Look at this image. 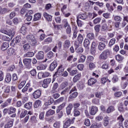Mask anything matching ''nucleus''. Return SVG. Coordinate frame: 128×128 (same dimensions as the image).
<instances>
[{
	"label": "nucleus",
	"instance_id": "obj_19",
	"mask_svg": "<svg viewBox=\"0 0 128 128\" xmlns=\"http://www.w3.org/2000/svg\"><path fill=\"white\" fill-rule=\"evenodd\" d=\"M84 48L88 50H90V40L88 39H85L84 42Z\"/></svg>",
	"mask_w": 128,
	"mask_h": 128
},
{
	"label": "nucleus",
	"instance_id": "obj_54",
	"mask_svg": "<svg viewBox=\"0 0 128 128\" xmlns=\"http://www.w3.org/2000/svg\"><path fill=\"white\" fill-rule=\"evenodd\" d=\"M100 20H102V18H96L94 20V24H100Z\"/></svg>",
	"mask_w": 128,
	"mask_h": 128
},
{
	"label": "nucleus",
	"instance_id": "obj_2",
	"mask_svg": "<svg viewBox=\"0 0 128 128\" xmlns=\"http://www.w3.org/2000/svg\"><path fill=\"white\" fill-rule=\"evenodd\" d=\"M110 50H104L102 52V54H100L99 58L100 60H106L108 58V56H110Z\"/></svg>",
	"mask_w": 128,
	"mask_h": 128
},
{
	"label": "nucleus",
	"instance_id": "obj_27",
	"mask_svg": "<svg viewBox=\"0 0 128 128\" xmlns=\"http://www.w3.org/2000/svg\"><path fill=\"white\" fill-rule=\"evenodd\" d=\"M54 100V98H50V99L44 103V106H50V104H52Z\"/></svg>",
	"mask_w": 128,
	"mask_h": 128
},
{
	"label": "nucleus",
	"instance_id": "obj_25",
	"mask_svg": "<svg viewBox=\"0 0 128 128\" xmlns=\"http://www.w3.org/2000/svg\"><path fill=\"white\" fill-rule=\"evenodd\" d=\"M42 106V100H36L34 104V108H40V106Z\"/></svg>",
	"mask_w": 128,
	"mask_h": 128
},
{
	"label": "nucleus",
	"instance_id": "obj_18",
	"mask_svg": "<svg viewBox=\"0 0 128 128\" xmlns=\"http://www.w3.org/2000/svg\"><path fill=\"white\" fill-rule=\"evenodd\" d=\"M63 46L64 48H68L70 46V41L68 40H66L63 44Z\"/></svg>",
	"mask_w": 128,
	"mask_h": 128
},
{
	"label": "nucleus",
	"instance_id": "obj_7",
	"mask_svg": "<svg viewBox=\"0 0 128 128\" xmlns=\"http://www.w3.org/2000/svg\"><path fill=\"white\" fill-rule=\"evenodd\" d=\"M64 70V68L62 66V65H60L58 66L57 72L55 73V76H62L63 72Z\"/></svg>",
	"mask_w": 128,
	"mask_h": 128
},
{
	"label": "nucleus",
	"instance_id": "obj_49",
	"mask_svg": "<svg viewBox=\"0 0 128 128\" xmlns=\"http://www.w3.org/2000/svg\"><path fill=\"white\" fill-rule=\"evenodd\" d=\"M72 106L74 110H78V108L80 106V102L74 103V104H72Z\"/></svg>",
	"mask_w": 128,
	"mask_h": 128
},
{
	"label": "nucleus",
	"instance_id": "obj_55",
	"mask_svg": "<svg viewBox=\"0 0 128 128\" xmlns=\"http://www.w3.org/2000/svg\"><path fill=\"white\" fill-rule=\"evenodd\" d=\"M62 22L64 26V28H66L67 26H68L70 24H68V20L64 19L62 20Z\"/></svg>",
	"mask_w": 128,
	"mask_h": 128
},
{
	"label": "nucleus",
	"instance_id": "obj_44",
	"mask_svg": "<svg viewBox=\"0 0 128 128\" xmlns=\"http://www.w3.org/2000/svg\"><path fill=\"white\" fill-rule=\"evenodd\" d=\"M114 110V106H110L107 109L106 112L110 114V112H112Z\"/></svg>",
	"mask_w": 128,
	"mask_h": 128
},
{
	"label": "nucleus",
	"instance_id": "obj_30",
	"mask_svg": "<svg viewBox=\"0 0 128 128\" xmlns=\"http://www.w3.org/2000/svg\"><path fill=\"white\" fill-rule=\"evenodd\" d=\"M10 12V8H3L0 10V14H6V12Z\"/></svg>",
	"mask_w": 128,
	"mask_h": 128
},
{
	"label": "nucleus",
	"instance_id": "obj_64",
	"mask_svg": "<svg viewBox=\"0 0 128 128\" xmlns=\"http://www.w3.org/2000/svg\"><path fill=\"white\" fill-rule=\"evenodd\" d=\"M102 126V124H92L90 128H100Z\"/></svg>",
	"mask_w": 128,
	"mask_h": 128
},
{
	"label": "nucleus",
	"instance_id": "obj_28",
	"mask_svg": "<svg viewBox=\"0 0 128 128\" xmlns=\"http://www.w3.org/2000/svg\"><path fill=\"white\" fill-rule=\"evenodd\" d=\"M42 18V15L40 13L36 14L34 15V20L36 22V20H40Z\"/></svg>",
	"mask_w": 128,
	"mask_h": 128
},
{
	"label": "nucleus",
	"instance_id": "obj_6",
	"mask_svg": "<svg viewBox=\"0 0 128 128\" xmlns=\"http://www.w3.org/2000/svg\"><path fill=\"white\" fill-rule=\"evenodd\" d=\"M40 96H42V91L40 90H35L32 94L34 98H40Z\"/></svg>",
	"mask_w": 128,
	"mask_h": 128
},
{
	"label": "nucleus",
	"instance_id": "obj_9",
	"mask_svg": "<svg viewBox=\"0 0 128 128\" xmlns=\"http://www.w3.org/2000/svg\"><path fill=\"white\" fill-rule=\"evenodd\" d=\"M58 88V82H55L52 84V90H50V94H55V92H58L56 90Z\"/></svg>",
	"mask_w": 128,
	"mask_h": 128
},
{
	"label": "nucleus",
	"instance_id": "obj_31",
	"mask_svg": "<svg viewBox=\"0 0 128 128\" xmlns=\"http://www.w3.org/2000/svg\"><path fill=\"white\" fill-rule=\"evenodd\" d=\"M80 76H82V74L80 73L78 74L77 75L75 76L73 78V82H76L78 80H80Z\"/></svg>",
	"mask_w": 128,
	"mask_h": 128
},
{
	"label": "nucleus",
	"instance_id": "obj_10",
	"mask_svg": "<svg viewBox=\"0 0 128 128\" xmlns=\"http://www.w3.org/2000/svg\"><path fill=\"white\" fill-rule=\"evenodd\" d=\"M98 107L96 106H92L90 109V114L92 116H94V114L98 112Z\"/></svg>",
	"mask_w": 128,
	"mask_h": 128
},
{
	"label": "nucleus",
	"instance_id": "obj_53",
	"mask_svg": "<svg viewBox=\"0 0 128 128\" xmlns=\"http://www.w3.org/2000/svg\"><path fill=\"white\" fill-rule=\"evenodd\" d=\"M3 112L4 114H10V108H4Z\"/></svg>",
	"mask_w": 128,
	"mask_h": 128
},
{
	"label": "nucleus",
	"instance_id": "obj_47",
	"mask_svg": "<svg viewBox=\"0 0 128 128\" xmlns=\"http://www.w3.org/2000/svg\"><path fill=\"white\" fill-rule=\"evenodd\" d=\"M128 82H121V86L122 88H126L128 86Z\"/></svg>",
	"mask_w": 128,
	"mask_h": 128
},
{
	"label": "nucleus",
	"instance_id": "obj_62",
	"mask_svg": "<svg viewBox=\"0 0 128 128\" xmlns=\"http://www.w3.org/2000/svg\"><path fill=\"white\" fill-rule=\"evenodd\" d=\"M95 95H96V98H102V92H98L95 93Z\"/></svg>",
	"mask_w": 128,
	"mask_h": 128
},
{
	"label": "nucleus",
	"instance_id": "obj_38",
	"mask_svg": "<svg viewBox=\"0 0 128 128\" xmlns=\"http://www.w3.org/2000/svg\"><path fill=\"white\" fill-rule=\"evenodd\" d=\"M86 36L87 38H88L90 40H92L94 38V33H88L87 34Z\"/></svg>",
	"mask_w": 128,
	"mask_h": 128
},
{
	"label": "nucleus",
	"instance_id": "obj_26",
	"mask_svg": "<svg viewBox=\"0 0 128 128\" xmlns=\"http://www.w3.org/2000/svg\"><path fill=\"white\" fill-rule=\"evenodd\" d=\"M78 93L77 92H73L70 94L68 100H74V98H76L78 96Z\"/></svg>",
	"mask_w": 128,
	"mask_h": 128
},
{
	"label": "nucleus",
	"instance_id": "obj_36",
	"mask_svg": "<svg viewBox=\"0 0 128 128\" xmlns=\"http://www.w3.org/2000/svg\"><path fill=\"white\" fill-rule=\"evenodd\" d=\"M34 56V52H28L26 53L24 56L26 58H32Z\"/></svg>",
	"mask_w": 128,
	"mask_h": 128
},
{
	"label": "nucleus",
	"instance_id": "obj_51",
	"mask_svg": "<svg viewBox=\"0 0 128 128\" xmlns=\"http://www.w3.org/2000/svg\"><path fill=\"white\" fill-rule=\"evenodd\" d=\"M102 68L104 70H106V68H108V62H105L102 65Z\"/></svg>",
	"mask_w": 128,
	"mask_h": 128
},
{
	"label": "nucleus",
	"instance_id": "obj_34",
	"mask_svg": "<svg viewBox=\"0 0 128 128\" xmlns=\"http://www.w3.org/2000/svg\"><path fill=\"white\" fill-rule=\"evenodd\" d=\"M78 27H76L74 28V32H73V36H72V40L74 39V38H76V36H78Z\"/></svg>",
	"mask_w": 128,
	"mask_h": 128
},
{
	"label": "nucleus",
	"instance_id": "obj_60",
	"mask_svg": "<svg viewBox=\"0 0 128 128\" xmlns=\"http://www.w3.org/2000/svg\"><path fill=\"white\" fill-rule=\"evenodd\" d=\"M84 60H86V56L82 55L80 56V58L79 59L78 62H84Z\"/></svg>",
	"mask_w": 128,
	"mask_h": 128
},
{
	"label": "nucleus",
	"instance_id": "obj_29",
	"mask_svg": "<svg viewBox=\"0 0 128 128\" xmlns=\"http://www.w3.org/2000/svg\"><path fill=\"white\" fill-rule=\"evenodd\" d=\"M56 112L58 118H62L64 116V112L62 110H56Z\"/></svg>",
	"mask_w": 128,
	"mask_h": 128
},
{
	"label": "nucleus",
	"instance_id": "obj_52",
	"mask_svg": "<svg viewBox=\"0 0 128 128\" xmlns=\"http://www.w3.org/2000/svg\"><path fill=\"white\" fill-rule=\"evenodd\" d=\"M26 80H24L22 81L20 84H18V88L20 90L21 88H24V84H26Z\"/></svg>",
	"mask_w": 128,
	"mask_h": 128
},
{
	"label": "nucleus",
	"instance_id": "obj_35",
	"mask_svg": "<svg viewBox=\"0 0 128 128\" xmlns=\"http://www.w3.org/2000/svg\"><path fill=\"white\" fill-rule=\"evenodd\" d=\"M116 38H112L110 42H109V43H108V46L110 48H112V46H114V44H116Z\"/></svg>",
	"mask_w": 128,
	"mask_h": 128
},
{
	"label": "nucleus",
	"instance_id": "obj_37",
	"mask_svg": "<svg viewBox=\"0 0 128 128\" xmlns=\"http://www.w3.org/2000/svg\"><path fill=\"white\" fill-rule=\"evenodd\" d=\"M77 40L79 44H82L84 40V36H82V34H79L77 38Z\"/></svg>",
	"mask_w": 128,
	"mask_h": 128
},
{
	"label": "nucleus",
	"instance_id": "obj_39",
	"mask_svg": "<svg viewBox=\"0 0 128 128\" xmlns=\"http://www.w3.org/2000/svg\"><path fill=\"white\" fill-rule=\"evenodd\" d=\"M28 114V110H23L20 115V118H24Z\"/></svg>",
	"mask_w": 128,
	"mask_h": 128
},
{
	"label": "nucleus",
	"instance_id": "obj_59",
	"mask_svg": "<svg viewBox=\"0 0 128 128\" xmlns=\"http://www.w3.org/2000/svg\"><path fill=\"white\" fill-rule=\"evenodd\" d=\"M47 56L48 58H54V52H52L50 51L48 53Z\"/></svg>",
	"mask_w": 128,
	"mask_h": 128
},
{
	"label": "nucleus",
	"instance_id": "obj_45",
	"mask_svg": "<svg viewBox=\"0 0 128 128\" xmlns=\"http://www.w3.org/2000/svg\"><path fill=\"white\" fill-rule=\"evenodd\" d=\"M30 74L33 78H36V69H33L30 71Z\"/></svg>",
	"mask_w": 128,
	"mask_h": 128
},
{
	"label": "nucleus",
	"instance_id": "obj_33",
	"mask_svg": "<svg viewBox=\"0 0 128 128\" xmlns=\"http://www.w3.org/2000/svg\"><path fill=\"white\" fill-rule=\"evenodd\" d=\"M10 80H12V74H8L5 78V81L6 82H10Z\"/></svg>",
	"mask_w": 128,
	"mask_h": 128
},
{
	"label": "nucleus",
	"instance_id": "obj_56",
	"mask_svg": "<svg viewBox=\"0 0 128 128\" xmlns=\"http://www.w3.org/2000/svg\"><path fill=\"white\" fill-rule=\"evenodd\" d=\"M54 128H60V122H56L54 124Z\"/></svg>",
	"mask_w": 128,
	"mask_h": 128
},
{
	"label": "nucleus",
	"instance_id": "obj_3",
	"mask_svg": "<svg viewBox=\"0 0 128 128\" xmlns=\"http://www.w3.org/2000/svg\"><path fill=\"white\" fill-rule=\"evenodd\" d=\"M23 62L28 70H30L32 68V59L30 58H25L23 60Z\"/></svg>",
	"mask_w": 128,
	"mask_h": 128
},
{
	"label": "nucleus",
	"instance_id": "obj_5",
	"mask_svg": "<svg viewBox=\"0 0 128 128\" xmlns=\"http://www.w3.org/2000/svg\"><path fill=\"white\" fill-rule=\"evenodd\" d=\"M74 118H74L72 119H70V118L66 119V121L64 124V128H68V126H70L71 124H74Z\"/></svg>",
	"mask_w": 128,
	"mask_h": 128
},
{
	"label": "nucleus",
	"instance_id": "obj_32",
	"mask_svg": "<svg viewBox=\"0 0 128 128\" xmlns=\"http://www.w3.org/2000/svg\"><path fill=\"white\" fill-rule=\"evenodd\" d=\"M9 44L8 42H4L2 46L1 50H6Z\"/></svg>",
	"mask_w": 128,
	"mask_h": 128
},
{
	"label": "nucleus",
	"instance_id": "obj_14",
	"mask_svg": "<svg viewBox=\"0 0 128 128\" xmlns=\"http://www.w3.org/2000/svg\"><path fill=\"white\" fill-rule=\"evenodd\" d=\"M58 66V63L56 62V60L54 61L50 65V70H51V72H52Z\"/></svg>",
	"mask_w": 128,
	"mask_h": 128
},
{
	"label": "nucleus",
	"instance_id": "obj_63",
	"mask_svg": "<svg viewBox=\"0 0 128 128\" xmlns=\"http://www.w3.org/2000/svg\"><path fill=\"white\" fill-rule=\"evenodd\" d=\"M122 18L120 16H115L114 17V20L116 22H122Z\"/></svg>",
	"mask_w": 128,
	"mask_h": 128
},
{
	"label": "nucleus",
	"instance_id": "obj_17",
	"mask_svg": "<svg viewBox=\"0 0 128 128\" xmlns=\"http://www.w3.org/2000/svg\"><path fill=\"white\" fill-rule=\"evenodd\" d=\"M98 48V50L102 52V50H104L106 48V44L102 42H99Z\"/></svg>",
	"mask_w": 128,
	"mask_h": 128
},
{
	"label": "nucleus",
	"instance_id": "obj_4",
	"mask_svg": "<svg viewBox=\"0 0 128 128\" xmlns=\"http://www.w3.org/2000/svg\"><path fill=\"white\" fill-rule=\"evenodd\" d=\"M0 32L2 34H7V36H12L11 38H12L14 36V32H12V31L11 30L1 29Z\"/></svg>",
	"mask_w": 128,
	"mask_h": 128
},
{
	"label": "nucleus",
	"instance_id": "obj_21",
	"mask_svg": "<svg viewBox=\"0 0 128 128\" xmlns=\"http://www.w3.org/2000/svg\"><path fill=\"white\" fill-rule=\"evenodd\" d=\"M118 122L116 124H122V122H124V116H122V115H120L118 118H117Z\"/></svg>",
	"mask_w": 128,
	"mask_h": 128
},
{
	"label": "nucleus",
	"instance_id": "obj_8",
	"mask_svg": "<svg viewBox=\"0 0 128 128\" xmlns=\"http://www.w3.org/2000/svg\"><path fill=\"white\" fill-rule=\"evenodd\" d=\"M22 39L20 37L17 36L15 39H14L12 41H11L10 44L12 46H14L16 44H18L19 42H20Z\"/></svg>",
	"mask_w": 128,
	"mask_h": 128
},
{
	"label": "nucleus",
	"instance_id": "obj_13",
	"mask_svg": "<svg viewBox=\"0 0 128 128\" xmlns=\"http://www.w3.org/2000/svg\"><path fill=\"white\" fill-rule=\"evenodd\" d=\"M43 16L44 18L48 20V22H52V16H50L48 14L44 12L43 14Z\"/></svg>",
	"mask_w": 128,
	"mask_h": 128
},
{
	"label": "nucleus",
	"instance_id": "obj_50",
	"mask_svg": "<svg viewBox=\"0 0 128 128\" xmlns=\"http://www.w3.org/2000/svg\"><path fill=\"white\" fill-rule=\"evenodd\" d=\"M24 50V51L30 50V46L28 44H25L23 46Z\"/></svg>",
	"mask_w": 128,
	"mask_h": 128
},
{
	"label": "nucleus",
	"instance_id": "obj_11",
	"mask_svg": "<svg viewBox=\"0 0 128 128\" xmlns=\"http://www.w3.org/2000/svg\"><path fill=\"white\" fill-rule=\"evenodd\" d=\"M74 108V105H72V104H69L68 105L66 108V114L68 116H70V112H72V108Z\"/></svg>",
	"mask_w": 128,
	"mask_h": 128
},
{
	"label": "nucleus",
	"instance_id": "obj_16",
	"mask_svg": "<svg viewBox=\"0 0 128 128\" xmlns=\"http://www.w3.org/2000/svg\"><path fill=\"white\" fill-rule=\"evenodd\" d=\"M10 114H12L10 117L11 118H16V108L12 107V106H10Z\"/></svg>",
	"mask_w": 128,
	"mask_h": 128
},
{
	"label": "nucleus",
	"instance_id": "obj_43",
	"mask_svg": "<svg viewBox=\"0 0 128 128\" xmlns=\"http://www.w3.org/2000/svg\"><path fill=\"white\" fill-rule=\"evenodd\" d=\"M46 66L41 64L37 66V70H46Z\"/></svg>",
	"mask_w": 128,
	"mask_h": 128
},
{
	"label": "nucleus",
	"instance_id": "obj_12",
	"mask_svg": "<svg viewBox=\"0 0 128 128\" xmlns=\"http://www.w3.org/2000/svg\"><path fill=\"white\" fill-rule=\"evenodd\" d=\"M44 52L40 51L36 55L37 60H44Z\"/></svg>",
	"mask_w": 128,
	"mask_h": 128
},
{
	"label": "nucleus",
	"instance_id": "obj_23",
	"mask_svg": "<svg viewBox=\"0 0 128 128\" xmlns=\"http://www.w3.org/2000/svg\"><path fill=\"white\" fill-rule=\"evenodd\" d=\"M32 102H28L24 104V108L26 110H32Z\"/></svg>",
	"mask_w": 128,
	"mask_h": 128
},
{
	"label": "nucleus",
	"instance_id": "obj_41",
	"mask_svg": "<svg viewBox=\"0 0 128 128\" xmlns=\"http://www.w3.org/2000/svg\"><path fill=\"white\" fill-rule=\"evenodd\" d=\"M66 102H63L62 104H61L58 107L57 110H62V108H64L66 106Z\"/></svg>",
	"mask_w": 128,
	"mask_h": 128
},
{
	"label": "nucleus",
	"instance_id": "obj_58",
	"mask_svg": "<svg viewBox=\"0 0 128 128\" xmlns=\"http://www.w3.org/2000/svg\"><path fill=\"white\" fill-rule=\"evenodd\" d=\"M108 24H104L102 26V32H106V30H108Z\"/></svg>",
	"mask_w": 128,
	"mask_h": 128
},
{
	"label": "nucleus",
	"instance_id": "obj_57",
	"mask_svg": "<svg viewBox=\"0 0 128 128\" xmlns=\"http://www.w3.org/2000/svg\"><path fill=\"white\" fill-rule=\"evenodd\" d=\"M112 82L114 84L116 82H118V76L114 75L113 76V78L112 79Z\"/></svg>",
	"mask_w": 128,
	"mask_h": 128
},
{
	"label": "nucleus",
	"instance_id": "obj_48",
	"mask_svg": "<svg viewBox=\"0 0 128 128\" xmlns=\"http://www.w3.org/2000/svg\"><path fill=\"white\" fill-rule=\"evenodd\" d=\"M76 22L79 28H82L84 26V22H82V20H80V19H78L76 20Z\"/></svg>",
	"mask_w": 128,
	"mask_h": 128
},
{
	"label": "nucleus",
	"instance_id": "obj_61",
	"mask_svg": "<svg viewBox=\"0 0 128 128\" xmlns=\"http://www.w3.org/2000/svg\"><path fill=\"white\" fill-rule=\"evenodd\" d=\"M84 125L86 126H90V119H85Z\"/></svg>",
	"mask_w": 128,
	"mask_h": 128
},
{
	"label": "nucleus",
	"instance_id": "obj_1",
	"mask_svg": "<svg viewBox=\"0 0 128 128\" xmlns=\"http://www.w3.org/2000/svg\"><path fill=\"white\" fill-rule=\"evenodd\" d=\"M26 40L30 42V44L31 46H36V44H38L36 38H34V36L32 34L28 35L26 36Z\"/></svg>",
	"mask_w": 128,
	"mask_h": 128
},
{
	"label": "nucleus",
	"instance_id": "obj_24",
	"mask_svg": "<svg viewBox=\"0 0 128 128\" xmlns=\"http://www.w3.org/2000/svg\"><path fill=\"white\" fill-rule=\"evenodd\" d=\"M98 82V80L94 78H91L88 80V86H93Z\"/></svg>",
	"mask_w": 128,
	"mask_h": 128
},
{
	"label": "nucleus",
	"instance_id": "obj_20",
	"mask_svg": "<svg viewBox=\"0 0 128 128\" xmlns=\"http://www.w3.org/2000/svg\"><path fill=\"white\" fill-rule=\"evenodd\" d=\"M6 52L8 56H12V54H16V50L12 48H10L6 50Z\"/></svg>",
	"mask_w": 128,
	"mask_h": 128
},
{
	"label": "nucleus",
	"instance_id": "obj_42",
	"mask_svg": "<svg viewBox=\"0 0 128 128\" xmlns=\"http://www.w3.org/2000/svg\"><path fill=\"white\" fill-rule=\"evenodd\" d=\"M12 124H14V122L12 121H10L8 122V124H6L4 126V128H10L12 126Z\"/></svg>",
	"mask_w": 128,
	"mask_h": 128
},
{
	"label": "nucleus",
	"instance_id": "obj_15",
	"mask_svg": "<svg viewBox=\"0 0 128 128\" xmlns=\"http://www.w3.org/2000/svg\"><path fill=\"white\" fill-rule=\"evenodd\" d=\"M77 18L78 20H86L88 18V14H86V13L80 14L78 16Z\"/></svg>",
	"mask_w": 128,
	"mask_h": 128
},
{
	"label": "nucleus",
	"instance_id": "obj_22",
	"mask_svg": "<svg viewBox=\"0 0 128 128\" xmlns=\"http://www.w3.org/2000/svg\"><path fill=\"white\" fill-rule=\"evenodd\" d=\"M56 114V111L52 109L49 110L46 112V116H54Z\"/></svg>",
	"mask_w": 128,
	"mask_h": 128
},
{
	"label": "nucleus",
	"instance_id": "obj_40",
	"mask_svg": "<svg viewBox=\"0 0 128 128\" xmlns=\"http://www.w3.org/2000/svg\"><path fill=\"white\" fill-rule=\"evenodd\" d=\"M116 58L118 62H122V60H124V56L117 54L116 56Z\"/></svg>",
	"mask_w": 128,
	"mask_h": 128
},
{
	"label": "nucleus",
	"instance_id": "obj_46",
	"mask_svg": "<svg viewBox=\"0 0 128 128\" xmlns=\"http://www.w3.org/2000/svg\"><path fill=\"white\" fill-rule=\"evenodd\" d=\"M64 97H60V98L55 100L54 102L56 104H60V102H64Z\"/></svg>",
	"mask_w": 128,
	"mask_h": 128
}]
</instances>
